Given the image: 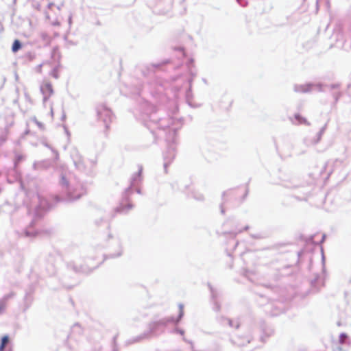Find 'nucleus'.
I'll use <instances>...</instances> for the list:
<instances>
[{"label":"nucleus","mask_w":351,"mask_h":351,"mask_svg":"<svg viewBox=\"0 0 351 351\" xmlns=\"http://www.w3.org/2000/svg\"><path fill=\"white\" fill-rule=\"evenodd\" d=\"M40 90L44 96V100H47L53 94V88L52 84L49 81L43 82L40 86Z\"/></svg>","instance_id":"1"},{"label":"nucleus","mask_w":351,"mask_h":351,"mask_svg":"<svg viewBox=\"0 0 351 351\" xmlns=\"http://www.w3.org/2000/svg\"><path fill=\"white\" fill-rule=\"evenodd\" d=\"M9 342V337L7 335H5L1 339V343L0 345V351H3L6 345Z\"/></svg>","instance_id":"2"},{"label":"nucleus","mask_w":351,"mask_h":351,"mask_svg":"<svg viewBox=\"0 0 351 351\" xmlns=\"http://www.w3.org/2000/svg\"><path fill=\"white\" fill-rule=\"evenodd\" d=\"M21 48V44L19 40H15L12 44V51L14 53L17 52Z\"/></svg>","instance_id":"3"},{"label":"nucleus","mask_w":351,"mask_h":351,"mask_svg":"<svg viewBox=\"0 0 351 351\" xmlns=\"http://www.w3.org/2000/svg\"><path fill=\"white\" fill-rule=\"evenodd\" d=\"M295 120L298 121V123L300 124H308L307 120L302 117L301 115L297 114L294 116Z\"/></svg>","instance_id":"4"},{"label":"nucleus","mask_w":351,"mask_h":351,"mask_svg":"<svg viewBox=\"0 0 351 351\" xmlns=\"http://www.w3.org/2000/svg\"><path fill=\"white\" fill-rule=\"evenodd\" d=\"M348 337L347 335H344V334H342L339 336V342L341 343H343L346 342V339H347Z\"/></svg>","instance_id":"5"},{"label":"nucleus","mask_w":351,"mask_h":351,"mask_svg":"<svg viewBox=\"0 0 351 351\" xmlns=\"http://www.w3.org/2000/svg\"><path fill=\"white\" fill-rule=\"evenodd\" d=\"M184 314V307L183 305L180 304L179 305V317L178 319H180Z\"/></svg>","instance_id":"6"},{"label":"nucleus","mask_w":351,"mask_h":351,"mask_svg":"<svg viewBox=\"0 0 351 351\" xmlns=\"http://www.w3.org/2000/svg\"><path fill=\"white\" fill-rule=\"evenodd\" d=\"M35 123H36V125H37L40 128H41V129H44V128H45V127H44V125H43L42 123L39 122V121H37V120H35Z\"/></svg>","instance_id":"7"},{"label":"nucleus","mask_w":351,"mask_h":351,"mask_svg":"<svg viewBox=\"0 0 351 351\" xmlns=\"http://www.w3.org/2000/svg\"><path fill=\"white\" fill-rule=\"evenodd\" d=\"M4 308L3 305H0V311H2Z\"/></svg>","instance_id":"8"}]
</instances>
